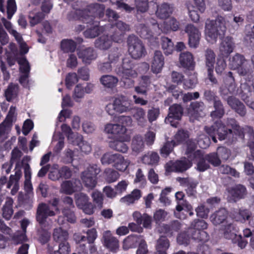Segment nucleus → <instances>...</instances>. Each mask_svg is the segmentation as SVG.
I'll return each mask as SVG.
<instances>
[{
	"mask_svg": "<svg viewBox=\"0 0 254 254\" xmlns=\"http://www.w3.org/2000/svg\"><path fill=\"white\" fill-rule=\"evenodd\" d=\"M227 126L228 127H231L234 130L235 134H234L231 129H227L225 125L219 120L216 121L214 125L210 127H205L204 129L205 131L212 138L214 142L216 143L217 140L215 136L217 134L218 138L220 140L226 139L229 142L232 143L236 139V135L243 136V131L242 128L237 124V121L232 118H229L227 121Z\"/></svg>",
	"mask_w": 254,
	"mask_h": 254,
	"instance_id": "1",
	"label": "nucleus"
},
{
	"mask_svg": "<svg viewBox=\"0 0 254 254\" xmlns=\"http://www.w3.org/2000/svg\"><path fill=\"white\" fill-rule=\"evenodd\" d=\"M105 6L103 4L94 3L84 10L78 9L71 11L67 15L69 20L82 21L86 23L92 22L95 17L103 18L104 16Z\"/></svg>",
	"mask_w": 254,
	"mask_h": 254,
	"instance_id": "2",
	"label": "nucleus"
},
{
	"mask_svg": "<svg viewBox=\"0 0 254 254\" xmlns=\"http://www.w3.org/2000/svg\"><path fill=\"white\" fill-rule=\"evenodd\" d=\"M226 30L225 18L218 16L215 21L207 19L205 23V36L206 40L214 44L217 41L219 35H224Z\"/></svg>",
	"mask_w": 254,
	"mask_h": 254,
	"instance_id": "3",
	"label": "nucleus"
},
{
	"mask_svg": "<svg viewBox=\"0 0 254 254\" xmlns=\"http://www.w3.org/2000/svg\"><path fill=\"white\" fill-rule=\"evenodd\" d=\"M106 111L111 116L115 114H122L130 111L131 109V101L126 96L120 95L116 97L112 103L106 106Z\"/></svg>",
	"mask_w": 254,
	"mask_h": 254,
	"instance_id": "4",
	"label": "nucleus"
},
{
	"mask_svg": "<svg viewBox=\"0 0 254 254\" xmlns=\"http://www.w3.org/2000/svg\"><path fill=\"white\" fill-rule=\"evenodd\" d=\"M150 25H146L144 24H139L136 26L137 33L144 39H148L149 41H153L156 43H158V39L156 36L161 33L160 27L155 20L150 21Z\"/></svg>",
	"mask_w": 254,
	"mask_h": 254,
	"instance_id": "5",
	"label": "nucleus"
},
{
	"mask_svg": "<svg viewBox=\"0 0 254 254\" xmlns=\"http://www.w3.org/2000/svg\"><path fill=\"white\" fill-rule=\"evenodd\" d=\"M101 170L96 164L90 165L81 174V179L84 186L89 190H93L97 184V176Z\"/></svg>",
	"mask_w": 254,
	"mask_h": 254,
	"instance_id": "6",
	"label": "nucleus"
},
{
	"mask_svg": "<svg viewBox=\"0 0 254 254\" xmlns=\"http://www.w3.org/2000/svg\"><path fill=\"white\" fill-rule=\"evenodd\" d=\"M55 212L51 209L49 204L41 203L38 205L37 209L36 218L39 225L41 227H49V224L52 225V221L48 219V217L53 216Z\"/></svg>",
	"mask_w": 254,
	"mask_h": 254,
	"instance_id": "7",
	"label": "nucleus"
},
{
	"mask_svg": "<svg viewBox=\"0 0 254 254\" xmlns=\"http://www.w3.org/2000/svg\"><path fill=\"white\" fill-rule=\"evenodd\" d=\"M128 52L131 57L137 59L146 54L145 47L141 41L135 36H129L127 39Z\"/></svg>",
	"mask_w": 254,
	"mask_h": 254,
	"instance_id": "8",
	"label": "nucleus"
},
{
	"mask_svg": "<svg viewBox=\"0 0 254 254\" xmlns=\"http://www.w3.org/2000/svg\"><path fill=\"white\" fill-rule=\"evenodd\" d=\"M21 176L22 172L19 170H16L14 175H11L8 181L7 178L5 176H2L0 178V191L3 185L7 183L6 188L10 189L12 187L10 193L11 195H15L19 190V181Z\"/></svg>",
	"mask_w": 254,
	"mask_h": 254,
	"instance_id": "9",
	"label": "nucleus"
},
{
	"mask_svg": "<svg viewBox=\"0 0 254 254\" xmlns=\"http://www.w3.org/2000/svg\"><path fill=\"white\" fill-rule=\"evenodd\" d=\"M105 131L112 134L116 138H122L124 140H130V137L127 134V128L117 124H108L105 127Z\"/></svg>",
	"mask_w": 254,
	"mask_h": 254,
	"instance_id": "10",
	"label": "nucleus"
},
{
	"mask_svg": "<svg viewBox=\"0 0 254 254\" xmlns=\"http://www.w3.org/2000/svg\"><path fill=\"white\" fill-rule=\"evenodd\" d=\"M185 32L189 36V45L190 48H196L198 47L201 37V33L192 24H188L185 27Z\"/></svg>",
	"mask_w": 254,
	"mask_h": 254,
	"instance_id": "11",
	"label": "nucleus"
},
{
	"mask_svg": "<svg viewBox=\"0 0 254 254\" xmlns=\"http://www.w3.org/2000/svg\"><path fill=\"white\" fill-rule=\"evenodd\" d=\"M205 106L202 102H192L187 109V114L191 122L204 115Z\"/></svg>",
	"mask_w": 254,
	"mask_h": 254,
	"instance_id": "12",
	"label": "nucleus"
},
{
	"mask_svg": "<svg viewBox=\"0 0 254 254\" xmlns=\"http://www.w3.org/2000/svg\"><path fill=\"white\" fill-rule=\"evenodd\" d=\"M235 47V43L232 37L227 36L221 40L219 45V54L223 58H228Z\"/></svg>",
	"mask_w": 254,
	"mask_h": 254,
	"instance_id": "13",
	"label": "nucleus"
},
{
	"mask_svg": "<svg viewBox=\"0 0 254 254\" xmlns=\"http://www.w3.org/2000/svg\"><path fill=\"white\" fill-rule=\"evenodd\" d=\"M104 245L110 251L115 252L119 249V241L114 237L111 231H106L103 233Z\"/></svg>",
	"mask_w": 254,
	"mask_h": 254,
	"instance_id": "14",
	"label": "nucleus"
},
{
	"mask_svg": "<svg viewBox=\"0 0 254 254\" xmlns=\"http://www.w3.org/2000/svg\"><path fill=\"white\" fill-rule=\"evenodd\" d=\"M29 223L30 222L27 219H23L21 221V230L17 231L15 232L12 238V240L14 244L18 245L27 241V238L26 236V228Z\"/></svg>",
	"mask_w": 254,
	"mask_h": 254,
	"instance_id": "15",
	"label": "nucleus"
},
{
	"mask_svg": "<svg viewBox=\"0 0 254 254\" xmlns=\"http://www.w3.org/2000/svg\"><path fill=\"white\" fill-rule=\"evenodd\" d=\"M164 64V57L160 51H155L151 61V68L153 73H159Z\"/></svg>",
	"mask_w": 254,
	"mask_h": 254,
	"instance_id": "16",
	"label": "nucleus"
},
{
	"mask_svg": "<svg viewBox=\"0 0 254 254\" xmlns=\"http://www.w3.org/2000/svg\"><path fill=\"white\" fill-rule=\"evenodd\" d=\"M228 105L241 117L246 114L245 105L238 98L231 96L226 99Z\"/></svg>",
	"mask_w": 254,
	"mask_h": 254,
	"instance_id": "17",
	"label": "nucleus"
},
{
	"mask_svg": "<svg viewBox=\"0 0 254 254\" xmlns=\"http://www.w3.org/2000/svg\"><path fill=\"white\" fill-rule=\"evenodd\" d=\"M225 83L226 85H228L227 91L225 89H220V94L223 99H224V96L227 95L228 93L233 94L236 92V86L235 82V79L232 72L229 71L227 74L225 79Z\"/></svg>",
	"mask_w": 254,
	"mask_h": 254,
	"instance_id": "18",
	"label": "nucleus"
},
{
	"mask_svg": "<svg viewBox=\"0 0 254 254\" xmlns=\"http://www.w3.org/2000/svg\"><path fill=\"white\" fill-rule=\"evenodd\" d=\"M191 166L192 163L190 160L184 159L172 163L171 165L167 168V170L172 172H183Z\"/></svg>",
	"mask_w": 254,
	"mask_h": 254,
	"instance_id": "19",
	"label": "nucleus"
},
{
	"mask_svg": "<svg viewBox=\"0 0 254 254\" xmlns=\"http://www.w3.org/2000/svg\"><path fill=\"white\" fill-rule=\"evenodd\" d=\"M228 217V212L225 208H221L212 213L210 216V220L215 226L225 222Z\"/></svg>",
	"mask_w": 254,
	"mask_h": 254,
	"instance_id": "20",
	"label": "nucleus"
},
{
	"mask_svg": "<svg viewBox=\"0 0 254 254\" xmlns=\"http://www.w3.org/2000/svg\"><path fill=\"white\" fill-rule=\"evenodd\" d=\"M91 23L93 26L84 32V36L87 38H94L98 36L101 33L105 31V28H107L106 25L104 27L100 26L97 21H93Z\"/></svg>",
	"mask_w": 254,
	"mask_h": 254,
	"instance_id": "21",
	"label": "nucleus"
},
{
	"mask_svg": "<svg viewBox=\"0 0 254 254\" xmlns=\"http://www.w3.org/2000/svg\"><path fill=\"white\" fill-rule=\"evenodd\" d=\"M191 161L195 160L197 162V170L200 172H203L209 167V164L205 159V155L204 156L201 151L196 150L193 154V158L190 159Z\"/></svg>",
	"mask_w": 254,
	"mask_h": 254,
	"instance_id": "22",
	"label": "nucleus"
},
{
	"mask_svg": "<svg viewBox=\"0 0 254 254\" xmlns=\"http://www.w3.org/2000/svg\"><path fill=\"white\" fill-rule=\"evenodd\" d=\"M133 220L138 224H142L145 228H150L152 217L146 213L141 214L139 211H135L132 214Z\"/></svg>",
	"mask_w": 254,
	"mask_h": 254,
	"instance_id": "23",
	"label": "nucleus"
},
{
	"mask_svg": "<svg viewBox=\"0 0 254 254\" xmlns=\"http://www.w3.org/2000/svg\"><path fill=\"white\" fill-rule=\"evenodd\" d=\"M78 58L82 59V62L86 64H90L92 60H95L97 55L92 48H87L80 50L77 53Z\"/></svg>",
	"mask_w": 254,
	"mask_h": 254,
	"instance_id": "24",
	"label": "nucleus"
},
{
	"mask_svg": "<svg viewBox=\"0 0 254 254\" xmlns=\"http://www.w3.org/2000/svg\"><path fill=\"white\" fill-rule=\"evenodd\" d=\"M179 62L181 65L188 69H192L194 67V62L192 54L189 52L181 53L180 55Z\"/></svg>",
	"mask_w": 254,
	"mask_h": 254,
	"instance_id": "25",
	"label": "nucleus"
},
{
	"mask_svg": "<svg viewBox=\"0 0 254 254\" xmlns=\"http://www.w3.org/2000/svg\"><path fill=\"white\" fill-rule=\"evenodd\" d=\"M13 200L10 197H7L5 202L1 208V214L2 217L6 220L11 219L13 214Z\"/></svg>",
	"mask_w": 254,
	"mask_h": 254,
	"instance_id": "26",
	"label": "nucleus"
},
{
	"mask_svg": "<svg viewBox=\"0 0 254 254\" xmlns=\"http://www.w3.org/2000/svg\"><path fill=\"white\" fill-rule=\"evenodd\" d=\"M229 192L234 201L243 198L247 194L246 187L242 185H238L231 188Z\"/></svg>",
	"mask_w": 254,
	"mask_h": 254,
	"instance_id": "27",
	"label": "nucleus"
},
{
	"mask_svg": "<svg viewBox=\"0 0 254 254\" xmlns=\"http://www.w3.org/2000/svg\"><path fill=\"white\" fill-rule=\"evenodd\" d=\"M142 236L137 235L129 236L126 238L123 242V248L127 250L135 248L139 245L143 240Z\"/></svg>",
	"mask_w": 254,
	"mask_h": 254,
	"instance_id": "28",
	"label": "nucleus"
},
{
	"mask_svg": "<svg viewBox=\"0 0 254 254\" xmlns=\"http://www.w3.org/2000/svg\"><path fill=\"white\" fill-rule=\"evenodd\" d=\"M183 113L182 107L179 104H174L169 108V113L166 120L170 121L171 119H175L179 121L181 119Z\"/></svg>",
	"mask_w": 254,
	"mask_h": 254,
	"instance_id": "29",
	"label": "nucleus"
},
{
	"mask_svg": "<svg viewBox=\"0 0 254 254\" xmlns=\"http://www.w3.org/2000/svg\"><path fill=\"white\" fill-rule=\"evenodd\" d=\"M214 110L210 113V116L213 119L222 118L225 114V109L223 104L220 99L215 101L213 103Z\"/></svg>",
	"mask_w": 254,
	"mask_h": 254,
	"instance_id": "30",
	"label": "nucleus"
},
{
	"mask_svg": "<svg viewBox=\"0 0 254 254\" xmlns=\"http://www.w3.org/2000/svg\"><path fill=\"white\" fill-rule=\"evenodd\" d=\"M129 141L124 140L122 138H116L115 140L109 142V146L111 148L117 151L126 153L128 149V147L125 143V142Z\"/></svg>",
	"mask_w": 254,
	"mask_h": 254,
	"instance_id": "31",
	"label": "nucleus"
},
{
	"mask_svg": "<svg viewBox=\"0 0 254 254\" xmlns=\"http://www.w3.org/2000/svg\"><path fill=\"white\" fill-rule=\"evenodd\" d=\"M112 39L108 35H103L95 40V46L100 50L108 49L112 44Z\"/></svg>",
	"mask_w": 254,
	"mask_h": 254,
	"instance_id": "32",
	"label": "nucleus"
},
{
	"mask_svg": "<svg viewBox=\"0 0 254 254\" xmlns=\"http://www.w3.org/2000/svg\"><path fill=\"white\" fill-rule=\"evenodd\" d=\"M143 163L151 166H156L158 164L160 157L157 153L155 152H148L142 157Z\"/></svg>",
	"mask_w": 254,
	"mask_h": 254,
	"instance_id": "33",
	"label": "nucleus"
},
{
	"mask_svg": "<svg viewBox=\"0 0 254 254\" xmlns=\"http://www.w3.org/2000/svg\"><path fill=\"white\" fill-rule=\"evenodd\" d=\"M179 28V22L174 18H171L164 22L160 27L161 32L167 33L169 30L177 31Z\"/></svg>",
	"mask_w": 254,
	"mask_h": 254,
	"instance_id": "34",
	"label": "nucleus"
},
{
	"mask_svg": "<svg viewBox=\"0 0 254 254\" xmlns=\"http://www.w3.org/2000/svg\"><path fill=\"white\" fill-rule=\"evenodd\" d=\"M144 147L143 137L139 135L133 136L131 141V148L133 152L138 154L141 152Z\"/></svg>",
	"mask_w": 254,
	"mask_h": 254,
	"instance_id": "35",
	"label": "nucleus"
},
{
	"mask_svg": "<svg viewBox=\"0 0 254 254\" xmlns=\"http://www.w3.org/2000/svg\"><path fill=\"white\" fill-rule=\"evenodd\" d=\"M173 8L167 3H164L157 7L156 14L160 19L168 17L172 12Z\"/></svg>",
	"mask_w": 254,
	"mask_h": 254,
	"instance_id": "36",
	"label": "nucleus"
},
{
	"mask_svg": "<svg viewBox=\"0 0 254 254\" xmlns=\"http://www.w3.org/2000/svg\"><path fill=\"white\" fill-rule=\"evenodd\" d=\"M188 233L190 235L191 238L195 241L205 242L208 239V234L204 231L189 228Z\"/></svg>",
	"mask_w": 254,
	"mask_h": 254,
	"instance_id": "37",
	"label": "nucleus"
},
{
	"mask_svg": "<svg viewBox=\"0 0 254 254\" xmlns=\"http://www.w3.org/2000/svg\"><path fill=\"white\" fill-rule=\"evenodd\" d=\"M247 62L244 56L239 53L235 54L230 60L229 64L231 68L236 70Z\"/></svg>",
	"mask_w": 254,
	"mask_h": 254,
	"instance_id": "38",
	"label": "nucleus"
},
{
	"mask_svg": "<svg viewBox=\"0 0 254 254\" xmlns=\"http://www.w3.org/2000/svg\"><path fill=\"white\" fill-rule=\"evenodd\" d=\"M252 215V213L250 210L241 208L234 214V218L237 221L245 222L246 221H250Z\"/></svg>",
	"mask_w": 254,
	"mask_h": 254,
	"instance_id": "39",
	"label": "nucleus"
},
{
	"mask_svg": "<svg viewBox=\"0 0 254 254\" xmlns=\"http://www.w3.org/2000/svg\"><path fill=\"white\" fill-rule=\"evenodd\" d=\"M1 20L3 26L8 33L14 37L18 43H20L22 40V37L20 33L13 29L12 23L4 17L2 18Z\"/></svg>",
	"mask_w": 254,
	"mask_h": 254,
	"instance_id": "40",
	"label": "nucleus"
},
{
	"mask_svg": "<svg viewBox=\"0 0 254 254\" xmlns=\"http://www.w3.org/2000/svg\"><path fill=\"white\" fill-rule=\"evenodd\" d=\"M51 224H49V227H41L39 225V228L37 230V235L38 240L40 242L43 244L47 243L50 238V233L49 230L51 229Z\"/></svg>",
	"mask_w": 254,
	"mask_h": 254,
	"instance_id": "41",
	"label": "nucleus"
},
{
	"mask_svg": "<svg viewBox=\"0 0 254 254\" xmlns=\"http://www.w3.org/2000/svg\"><path fill=\"white\" fill-rule=\"evenodd\" d=\"M106 26H107V28H105V31L108 28H110L109 34L110 35V37L113 41L120 43L123 41L125 35L124 33L119 30V29L117 30L116 28H115L112 25L110 26L109 25Z\"/></svg>",
	"mask_w": 254,
	"mask_h": 254,
	"instance_id": "42",
	"label": "nucleus"
},
{
	"mask_svg": "<svg viewBox=\"0 0 254 254\" xmlns=\"http://www.w3.org/2000/svg\"><path fill=\"white\" fill-rule=\"evenodd\" d=\"M132 116L139 126L143 127L147 123L145 118V112L142 108L134 109Z\"/></svg>",
	"mask_w": 254,
	"mask_h": 254,
	"instance_id": "43",
	"label": "nucleus"
},
{
	"mask_svg": "<svg viewBox=\"0 0 254 254\" xmlns=\"http://www.w3.org/2000/svg\"><path fill=\"white\" fill-rule=\"evenodd\" d=\"M141 192L138 189L134 190L129 194L121 198V201L127 205L134 203L141 196Z\"/></svg>",
	"mask_w": 254,
	"mask_h": 254,
	"instance_id": "44",
	"label": "nucleus"
},
{
	"mask_svg": "<svg viewBox=\"0 0 254 254\" xmlns=\"http://www.w3.org/2000/svg\"><path fill=\"white\" fill-rule=\"evenodd\" d=\"M169 247V241L165 236H161L156 241L155 248L156 251L158 253H166Z\"/></svg>",
	"mask_w": 254,
	"mask_h": 254,
	"instance_id": "45",
	"label": "nucleus"
},
{
	"mask_svg": "<svg viewBox=\"0 0 254 254\" xmlns=\"http://www.w3.org/2000/svg\"><path fill=\"white\" fill-rule=\"evenodd\" d=\"M72 143L78 145L80 148L81 151L86 154L90 152L91 151L90 145L87 142L83 141L82 135L79 134L77 133L74 142Z\"/></svg>",
	"mask_w": 254,
	"mask_h": 254,
	"instance_id": "46",
	"label": "nucleus"
},
{
	"mask_svg": "<svg viewBox=\"0 0 254 254\" xmlns=\"http://www.w3.org/2000/svg\"><path fill=\"white\" fill-rule=\"evenodd\" d=\"M224 237L227 239H233L236 236V230L235 226L232 223L225 225L221 229Z\"/></svg>",
	"mask_w": 254,
	"mask_h": 254,
	"instance_id": "47",
	"label": "nucleus"
},
{
	"mask_svg": "<svg viewBox=\"0 0 254 254\" xmlns=\"http://www.w3.org/2000/svg\"><path fill=\"white\" fill-rule=\"evenodd\" d=\"M100 80L105 87L111 88L115 87L119 81L116 77L111 75H103Z\"/></svg>",
	"mask_w": 254,
	"mask_h": 254,
	"instance_id": "48",
	"label": "nucleus"
},
{
	"mask_svg": "<svg viewBox=\"0 0 254 254\" xmlns=\"http://www.w3.org/2000/svg\"><path fill=\"white\" fill-rule=\"evenodd\" d=\"M76 46V42L71 39H64L61 43V49L64 53L74 52Z\"/></svg>",
	"mask_w": 254,
	"mask_h": 254,
	"instance_id": "49",
	"label": "nucleus"
},
{
	"mask_svg": "<svg viewBox=\"0 0 254 254\" xmlns=\"http://www.w3.org/2000/svg\"><path fill=\"white\" fill-rule=\"evenodd\" d=\"M54 240L59 243L67 241L68 239V233L66 231L62 229L61 228H56L53 233Z\"/></svg>",
	"mask_w": 254,
	"mask_h": 254,
	"instance_id": "50",
	"label": "nucleus"
},
{
	"mask_svg": "<svg viewBox=\"0 0 254 254\" xmlns=\"http://www.w3.org/2000/svg\"><path fill=\"white\" fill-rule=\"evenodd\" d=\"M120 154L108 152L104 154L101 159V162L103 165H108L112 163L115 164L118 159H120Z\"/></svg>",
	"mask_w": 254,
	"mask_h": 254,
	"instance_id": "51",
	"label": "nucleus"
},
{
	"mask_svg": "<svg viewBox=\"0 0 254 254\" xmlns=\"http://www.w3.org/2000/svg\"><path fill=\"white\" fill-rule=\"evenodd\" d=\"M161 45L162 48L166 55L171 54L174 51V43L172 41L171 39L168 38V37H162Z\"/></svg>",
	"mask_w": 254,
	"mask_h": 254,
	"instance_id": "52",
	"label": "nucleus"
},
{
	"mask_svg": "<svg viewBox=\"0 0 254 254\" xmlns=\"http://www.w3.org/2000/svg\"><path fill=\"white\" fill-rule=\"evenodd\" d=\"M189 132L187 130L180 129L174 135V140L173 142L175 145H178L185 141H187V139L189 138Z\"/></svg>",
	"mask_w": 254,
	"mask_h": 254,
	"instance_id": "53",
	"label": "nucleus"
},
{
	"mask_svg": "<svg viewBox=\"0 0 254 254\" xmlns=\"http://www.w3.org/2000/svg\"><path fill=\"white\" fill-rule=\"evenodd\" d=\"M74 183L70 181L64 182L61 185V191L67 194H71L78 190L74 185Z\"/></svg>",
	"mask_w": 254,
	"mask_h": 254,
	"instance_id": "54",
	"label": "nucleus"
},
{
	"mask_svg": "<svg viewBox=\"0 0 254 254\" xmlns=\"http://www.w3.org/2000/svg\"><path fill=\"white\" fill-rule=\"evenodd\" d=\"M206 65L208 68H214L215 62V54L210 49H207L205 51Z\"/></svg>",
	"mask_w": 254,
	"mask_h": 254,
	"instance_id": "55",
	"label": "nucleus"
},
{
	"mask_svg": "<svg viewBox=\"0 0 254 254\" xmlns=\"http://www.w3.org/2000/svg\"><path fill=\"white\" fill-rule=\"evenodd\" d=\"M117 73L123 78H133L137 76V72L134 69H118Z\"/></svg>",
	"mask_w": 254,
	"mask_h": 254,
	"instance_id": "56",
	"label": "nucleus"
},
{
	"mask_svg": "<svg viewBox=\"0 0 254 254\" xmlns=\"http://www.w3.org/2000/svg\"><path fill=\"white\" fill-rule=\"evenodd\" d=\"M74 197L75 203L79 208L83 207L89 202V198L88 195L82 192L76 193Z\"/></svg>",
	"mask_w": 254,
	"mask_h": 254,
	"instance_id": "57",
	"label": "nucleus"
},
{
	"mask_svg": "<svg viewBox=\"0 0 254 254\" xmlns=\"http://www.w3.org/2000/svg\"><path fill=\"white\" fill-rule=\"evenodd\" d=\"M181 227L180 222L177 220L171 222L169 224L163 226V229L166 233L172 234L174 232L179 231Z\"/></svg>",
	"mask_w": 254,
	"mask_h": 254,
	"instance_id": "58",
	"label": "nucleus"
},
{
	"mask_svg": "<svg viewBox=\"0 0 254 254\" xmlns=\"http://www.w3.org/2000/svg\"><path fill=\"white\" fill-rule=\"evenodd\" d=\"M10 123L4 121L0 124V141H2L7 138L10 129Z\"/></svg>",
	"mask_w": 254,
	"mask_h": 254,
	"instance_id": "59",
	"label": "nucleus"
},
{
	"mask_svg": "<svg viewBox=\"0 0 254 254\" xmlns=\"http://www.w3.org/2000/svg\"><path fill=\"white\" fill-rule=\"evenodd\" d=\"M105 180L108 183H111L116 181L119 178L120 175L118 172L112 169H107L104 172Z\"/></svg>",
	"mask_w": 254,
	"mask_h": 254,
	"instance_id": "60",
	"label": "nucleus"
},
{
	"mask_svg": "<svg viewBox=\"0 0 254 254\" xmlns=\"http://www.w3.org/2000/svg\"><path fill=\"white\" fill-rule=\"evenodd\" d=\"M45 17V14L42 12H37L34 15L33 13H30L29 18L30 19V25L34 26L40 23Z\"/></svg>",
	"mask_w": 254,
	"mask_h": 254,
	"instance_id": "61",
	"label": "nucleus"
},
{
	"mask_svg": "<svg viewBox=\"0 0 254 254\" xmlns=\"http://www.w3.org/2000/svg\"><path fill=\"white\" fill-rule=\"evenodd\" d=\"M120 159H118L115 164L114 165V167L118 170L124 172L126 170L128 166L130 163L129 160H125L124 157L120 154Z\"/></svg>",
	"mask_w": 254,
	"mask_h": 254,
	"instance_id": "62",
	"label": "nucleus"
},
{
	"mask_svg": "<svg viewBox=\"0 0 254 254\" xmlns=\"http://www.w3.org/2000/svg\"><path fill=\"white\" fill-rule=\"evenodd\" d=\"M177 180L180 183L181 186L186 187L187 188H189L190 187H191V188H196L198 184V182L196 181L189 177H178L177 178Z\"/></svg>",
	"mask_w": 254,
	"mask_h": 254,
	"instance_id": "63",
	"label": "nucleus"
},
{
	"mask_svg": "<svg viewBox=\"0 0 254 254\" xmlns=\"http://www.w3.org/2000/svg\"><path fill=\"white\" fill-rule=\"evenodd\" d=\"M91 196L95 205L101 208L104 200L103 193L97 190H95L92 192Z\"/></svg>",
	"mask_w": 254,
	"mask_h": 254,
	"instance_id": "64",
	"label": "nucleus"
}]
</instances>
